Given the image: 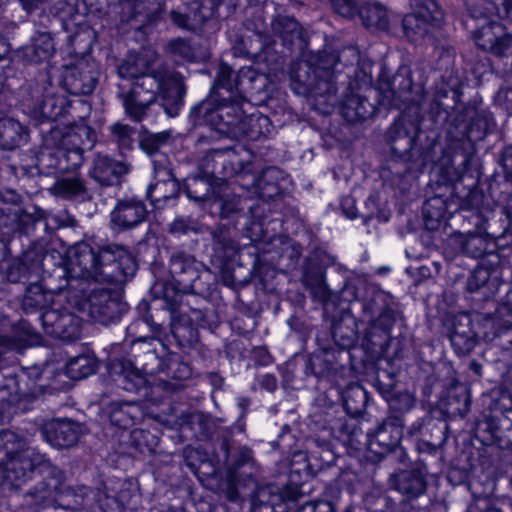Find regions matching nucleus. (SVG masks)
<instances>
[{
    "mask_svg": "<svg viewBox=\"0 0 512 512\" xmlns=\"http://www.w3.org/2000/svg\"><path fill=\"white\" fill-rule=\"evenodd\" d=\"M96 370V360L88 355H80L70 360L65 367L66 375L71 379H83Z\"/></svg>",
    "mask_w": 512,
    "mask_h": 512,
    "instance_id": "ea45409f",
    "label": "nucleus"
},
{
    "mask_svg": "<svg viewBox=\"0 0 512 512\" xmlns=\"http://www.w3.org/2000/svg\"><path fill=\"white\" fill-rule=\"evenodd\" d=\"M27 139L28 130L18 120L10 117L0 119V148L13 150Z\"/></svg>",
    "mask_w": 512,
    "mask_h": 512,
    "instance_id": "a878e982",
    "label": "nucleus"
},
{
    "mask_svg": "<svg viewBox=\"0 0 512 512\" xmlns=\"http://www.w3.org/2000/svg\"><path fill=\"white\" fill-rule=\"evenodd\" d=\"M359 59V50L354 46H348L342 49L336 56L331 55L324 58V63L333 72V69L337 64H343L344 66H352L358 64Z\"/></svg>",
    "mask_w": 512,
    "mask_h": 512,
    "instance_id": "5fc2aeb1",
    "label": "nucleus"
},
{
    "mask_svg": "<svg viewBox=\"0 0 512 512\" xmlns=\"http://www.w3.org/2000/svg\"><path fill=\"white\" fill-rule=\"evenodd\" d=\"M227 164V154L224 150H212L201 161L205 173L217 178H225L230 175Z\"/></svg>",
    "mask_w": 512,
    "mask_h": 512,
    "instance_id": "4c0bfd02",
    "label": "nucleus"
},
{
    "mask_svg": "<svg viewBox=\"0 0 512 512\" xmlns=\"http://www.w3.org/2000/svg\"><path fill=\"white\" fill-rule=\"evenodd\" d=\"M35 470L52 474L54 467L44 455L27 449L24 439L15 432H0V477L18 486Z\"/></svg>",
    "mask_w": 512,
    "mask_h": 512,
    "instance_id": "20e7f679",
    "label": "nucleus"
},
{
    "mask_svg": "<svg viewBox=\"0 0 512 512\" xmlns=\"http://www.w3.org/2000/svg\"><path fill=\"white\" fill-rule=\"evenodd\" d=\"M271 132L270 119L260 113H251L243 116L241 126L238 129V137H247L250 140H258Z\"/></svg>",
    "mask_w": 512,
    "mask_h": 512,
    "instance_id": "cd10ccee",
    "label": "nucleus"
},
{
    "mask_svg": "<svg viewBox=\"0 0 512 512\" xmlns=\"http://www.w3.org/2000/svg\"><path fill=\"white\" fill-rule=\"evenodd\" d=\"M147 61L141 58H129L118 67L119 77L127 81V84L139 80L142 76H148L151 70Z\"/></svg>",
    "mask_w": 512,
    "mask_h": 512,
    "instance_id": "58836bf2",
    "label": "nucleus"
},
{
    "mask_svg": "<svg viewBox=\"0 0 512 512\" xmlns=\"http://www.w3.org/2000/svg\"><path fill=\"white\" fill-rule=\"evenodd\" d=\"M364 312L370 320H397L402 318L398 303L385 291H376L365 303Z\"/></svg>",
    "mask_w": 512,
    "mask_h": 512,
    "instance_id": "a211bd4d",
    "label": "nucleus"
},
{
    "mask_svg": "<svg viewBox=\"0 0 512 512\" xmlns=\"http://www.w3.org/2000/svg\"><path fill=\"white\" fill-rule=\"evenodd\" d=\"M215 201L219 204V215L222 219H233L243 210L242 198L231 195L227 188L216 195Z\"/></svg>",
    "mask_w": 512,
    "mask_h": 512,
    "instance_id": "79ce46f5",
    "label": "nucleus"
},
{
    "mask_svg": "<svg viewBox=\"0 0 512 512\" xmlns=\"http://www.w3.org/2000/svg\"><path fill=\"white\" fill-rule=\"evenodd\" d=\"M148 217V210L145 203L136 198L119 200L110 213V223L113 228L119 230H130Z\"/></svg>",
    "mask_w": 512,
    "mask_h": 512,
    "instance_id": "ddd939ff",
    "label": "nucleus"
},
{
    "mask_svg": "<svg viewBox=\"0 0 512 512\" xmlns=\"http://www.w3.org/2000/svg\"><path fill=\"white\" fill-rule=\"evenodd\" d=\"M446 203L441 197H432L426 200L422 206V214L425 226L429 230L438 228L439 223L444 219L446 214Z\"/></svg>",
    "mask_w": 512,
    "mask_h": 512,
    "instance_id": "c9c22d12",
    "label": "nucleus"
},
{
    "mask_svg": "<svg viewBox=\"0 0 512 512\" xmlns=\"http://www.w3.org/2000/svg\"><path fill=\"white\" fill-rule=\"evenodd\" d=\"M420 134L418 121L406 114L398 117L386 132V142L391 155L403 162H415L421 159L424 151L418 143Z\"/></svg>",
    "mask_w": 512,
    "mask_h": 512,
    "instance_id": "6e6552de",
    "label": "nucleus"
},
{
    "mask_svg": "<svg viewBox=\"0 0 512 512\" xmlns=\"http://www.w3.org/2000/svg\"><path fill=\"white\" fill-rule=\"evenodd\" d=\"M144 6L140 1H125L122 4L121 20L123 22L136 21L139 25H143L149 19V14L144 13Z\"/></svg>",
    "mask_w": 512,
    "mask_h": 512,
    "instance_id": "6e6d98bb",
    "label": "nucleus"
},
{
    "mask_svg": "<svg viewBox=\"0 0 512 512\" xmlns=\"http://www.w3.org/2000/svg\"><path fill=\"white\" fill-rule=\"evenodd\" d=\"M130 171V165L117 161L108 155L97 154L89 169V176L101 186H112L120 182V178Z\"/></svg>",
    "mask_w": 512,
    "mask_h": 512,
    "instance_id": "4468645a",
    "label": "nucleus"
},
{
    "mask_svg": "<svg viewBox=\"0 0 512 512\" xmlns=\"http://www.w3.org/2000/svg\"><path fill=\"white\" fill-rule=\"evenodd\" d=\"M186 10L195 29L203 25L213 15L211 0H192L186 7Z\"/></svg>",
    "mask_w": 512,
    "mask_h": 512,
    "instance_id": "de8ad7c7",
    "label": "nucleus"
},
{
    "mask_svg": "<svg viewBox=\"0 0 512 512\" xmlns=\"http://www.w3.org/2000/svg\"><path fill=\"white\" fill-rule=\"evenodd\" d=\"M481 36L486 38L484 43L477 38V44L485 50H490L496 56H504L511 46V36L502 23H492L481 30Z\"/></svg>",
    "mask_w": 512,
    "mask_h": 512,
    "instance_id": "412c9836",
    "label": "nucleus"
},
{
    "mask_svg": "<svg viewBox=\"0 0 512 512\" xmlns=\"http://www.w3.org/2000/svg\"><path fill=\"white\" fill-rule=\"evenodd\" d=\"M271 30L284 43H292L295 38L300 36V26L296 19L281 13L276 14L272 18Z\"/></svg>",
    "mask_w": 512,
    "mask_h": 512,
    "instance_id": "473e14b6",
    "label": "nucleus"
},
{
    "mask_svg": "<svg viewBox=\"0 0 512 512\" xmlns=\"http://www.w3.org/2000/svg\"><path fill=\"white\" fill-rule=\"evenodd\" d=\"M297 512H334V507L326 501L306 503Z\"/></svg>",
    "mask_w": 512,
    "mask_h": 512,
    "instance_id": "0e129e2a",
    "label": "nucleus"
},
{
    "mask_svg": "<svg viewBox=\"0 0 512 512\" xmlns=\"http://www.w3.org/2000/svg\"><path fill=\"white\" fill-rule=\"evenodd\" d=\"M424 97L423 84L414 82L411 70L402 66L391 78H382L377 90L369 88L364 93H347L341 103V114L350 123H361L376 114L377 98L386 108L405 109L420 106Z\"/></svg>",
    "mask_w": 512,
    "mask_h": 512,
    "instance_id": "7ed1b4c3",
    "label": "nucleus"
},
{
    "mask_svg": "<svg viewBox=\"0 0 512 512\" xmlns=\"http://www.w3.org/2000/svg\"><path fill=\"white\" fill-rule=\"evenodd\" d=\"M27 12L31 13L36 9L52 11L57 8L64 0H19Z\"/></svg>",
    "mask_w": 512,
    "mask_h": 512,
    "instance_id": "052dcab7",
    "label": "nucleus"
},
{
    "mask_svg": "<svg viewBox=\"0 0 512 512\" xmlns=\"http://www.w3.org/2000/svg\"><path fill=\"white\" fill-rule=\"evenodd\" d=\"M485 3H492L497 10L499 16H509L512 8V0H483Z\"/></svg>",
    "mask_w": 512,
    "mask_h": 512,
    "instance_id": "338daca9",
    "label": "nucleus"
},
{
    "mask_svg": "<svg viewBox=\"0 0 512 512\" xmlns=\"http://www.w3.org/2000/svg\"><path fill=\"white\" fill-rule=\"evenodd\" d=\"M363 284L364 280L361 278L348 279L339 291L340 297L348 302L357 300L359 297V287Z\"/></svg>",
    "mask_w": 512,
    "mask_h": 512,
    "instance_id": "13d9d810",
    "label": "nucleus"
},
{
    "mask_svg": "<svg viewBox=\"0 0 512 512\" xmlns=\"http://www.w3.org/2000/svg\"><path fill=\"white\" fill-rule=\"evenodd\" d=\"M331 4L335 12L343 17L352 18L358 15L360 3L355 0H331Z\"/></svg>",
    "mask_w": 512,
    "mask_h": 512,
    "instance_id": "bf43d9fd",
    "label": "nucleus"
},
{
    "mask_svg": "<svg viewBox=\"0 0 512 512\" xmlns=\"http://www.w3.org/2000/svg\"><path fill=\"white\" fill-rule=\"evenodd\" d=\"M280 170L275 167L265 169L261 176L254 179V183L259 190L260 196L263 198L271 199L279 193V186L277 183Z\"/></svg>",
    "mask_w": 512,
    "mask_h": 512,
    "instance_id": "a19ab883",
    "label": "nucleus"
},
{
    "mask_svg": "<svg viewBox=\"0 0 512 512\" xmlns=\"http://www.w3.org/2000/svg\"><path fill=\"white\" fill-rule=\"evenodd\" d=\"M179 183L174 177L154 180L147 188V197L152 203L175 198L179 193Z\"/></svg>",
    "mask_w": 512,
    "mask_h": 512,
    "instance_id": "2f4dec72",
    "label": "nucleus"
},
{
    "mask_svg": "<svg viewBox=\"0 0 512 512\" xmlns=\"http://www.w3.org/2000/svg\"><path fill=\"white\" fill-rule=\"evenodd\" d=\"M168 306V303L165 299L154 298L151 302L142 301L140 302L138 309L146 312L145 320H152L156 315L153 311L158 309H164Z\"/></svg>",
    "mask_w": 512,
    "mask_h": 512,
    "instance_id": "680f3d73",
    "label": "nucleus"
},
{
    "mask_svg": "<svg viewBox=\"0 0 512 512\" xmlns=\"http://www.w3.org/2000/svg\"><path fill=\"white\" fill-rule=\"evenodd\" d=\"M255 39L252 36H242L239 38V44H243L240 56H257L264 50L267 41V35L264 31L256 30L254 33Z\"/></svg>",
    "mask_w": 512,
    "mask_h": 512,
    "instance_id": "603ef678",
    "label": "nucleus"
},
{
    "mask_svg": "<svg viewBox=\"0 0 512 512\" xmlns=\"http://www.w3.org/2000/svg\"><path fill=\"white\" fill-rule=\"evenodd\" d=\"M46 256L42 246L34 245L23 252L19 263L23 266L25 271H28L30 274H38L43 269V262Z\"/></svg>",
    "mask_w": 512,
    "mask_h": 512,
    "instance_id": "49530a36",
    "label": "nucleus"
},
{
    "mask_svg": "<svg viewBox=\"0 0 512 512\" xmlns=\"http://www.w3.org/2000/svg\"><path fill=\"white\" fill-rule=\"evenodd\" d=\"M51 191L55 196L66 200L79 199L85 201L92 198L85 179L80 175L66 176L57 179Z\"/></svg>",
    "mask_w": 512,
    "mask_h": 512,
    "instance_id": "5701e85b",
    "label": "nucleus"
},
{
    "mask_svg": "<svg viewBox=\"0 0 512 512\" xmlns=\"http://www.w3.org/2000/svg\"><path fill=\"white\" fill-rule=\"evenodd\" d=\"M171 21L178 26L179 28L186 30H195L193 23L190 21V16L186 12H181L178 10H172L170 12Z\"/></svg>",
    "mask_w": 512,
    "mask_h": 512,
    "instance_id": "e2e57ef3",
    "label": "nucleus"
},
{
    "mask_svg": "<svg viewBox=\"0 0 512 512\" xmlns=\"http://www.w3.org/2000/svg\"><path fill=\"white\" fill-rule=\"evenodd\" d=\"M140 416V406L135 403L114 404L110 412L111 422L121 428L130 427Z\"/></svg>",
    "mask_w": 512,
    "mask_h": 512,
    "instance_id": "72a5a7b5",
    "label": "nucleus"
},
{
    "mask_svg": "<svg viewBox=\"0 0 512 512\" xmlns=\"http://www.w3.org/2000/svg\"><path fill=\"white\" fill-rule=\"evenodd\" d=\"M463 322H457L454 332L450 336V341L458 354L465 355L469 353L476 344L475 335L465 330L460 331Z\"/></svg>",
    "mask_w": 512,
    "mask_h": 512,
    "instance_id": "8fccbe9b",
    "label": "nucleus"
},
{
    "mask_svg": "<svg viewBox=\"0 0 512 512\" xmlns=\"http://www.w3.org/2000/svg\"><path fill=\"white\" fill-rule=\"evenodd\" d=\"M111 141L118 146L121 154L133 147L135 129L128 124L116 122L109 128Z\"/></svg>",
    "mask_w": 512,
    "mask_h": 512,
    "instance_id": "37998d69",
    "label": "nucleus"
},
{
    "mask_svg": "<svg viewBox=\"0 0 512 512\" xmlns=\"http://www.w3.org/2000/svg\"><path fill=\"white\" fill-rule=\"evenodd\" d=\"M198 302L195 296H190L177 304H170L171 320H203L206 314Z\"/></svg>",
    "mask_w": 512,
    "mask_h": 512,
    "instance_id": "7c9ffc66",
    "label": "nucleus"
},
{
    "mask_svg": "<svg viewBox=\"0 0 512 512\" xmlns=\"http://www.w3.org/2000/svg\"><path fill=\"white\" fill-rule=\"evenodd\" d=\"M55 51L53 38L48 32H37L30 43L23 46L20 56L29 63H41L50 59Z\"/></svg>",
    "mask_w": 512,
    "mask_h": 512,
    "instance_id": "6ab92c4d",
    "label": "nucleus"
},
{
    "mask_svg": "<svg viewBox=\"0 0 512 512\" xmlns=\"http://www.w3.org/2000/svg\"><path fill=\"white\" fill-rule=\"evenodd\" d=\"M215 254L224 262L233 260L239 251L238 243L221 227L211 231Z\"/></svg>",
    "mask_w": 512,
    "mask_h": 512,
    "instance_id": "c756f323",
    "label": "nucleus"
},
{
    "mask_svg": "<svg viewBox=\"0 0 512 512\" xmlns=\"http://www.w3.org/2000/svg\"><path fill=\"white\" fill-rule=\"evenodd\" d=\"M293 91L298 95L312 96L319 103L334 106L337 87L333 73L324 58L310 57L293 61L290 67Z\"/></svg>",
    "mask_w": 512,
    "mask_h": 512,
    "instance_id": "39448f33",
    "label": "nucleus"
},
{
    "mask_svg": "<svg viewBox=\"0 0 512 512\" xmlns=\"http://www.w3.org/2000/svg\"><path fill=\"white\" fill-rule=\"evenodd\" d=\"M170 131H162L159 133H148L141 137L139 145L140 148L150 157L154 158L155 155L161 154L160 149L168 144L171 140Z\"/></svg>",
    "mask_w": 512,
    "mask_h": 512,
    "instance_id": "a18cd8bd",
    "label": "nucleus"
},
{
    "mask_svg": "<svg viewBox=\"0 0 512 512\" xmlns=\"http://www.w3.org/2000/svg\"><path fill=\"white\" fill-rule=\"evenodd\" d=\"M493 238L487 234L470 233L466 236L458 235L451 237L448 241L445 253L448 254V248L463 252L473 258H480L486 254H490L495 249Z\"/></svg>",
    "mask_w": 512,
    "mask_h": 512,
    "instance_id": "dca6fc26",
    "label": "nucleus"
},
{
    "mask_svg": "<svg viewBox=\"0 0 512 512\" xmlns=\"http://www.w3.org/2000/svg\"><path fill=\"white\" fill-rule=\"evenodd\" d=\"M166 51L173 57L192 62L196 59V51L191 43L183 38L170 40L166 45Z\"/></svg>",
    "mask_w": 512,
    "mask_h": 512,
    "instance_id": "864d4df0",
    "label": "nucleus"
},
{
    "mask_svg": "<svg viewBox=\"0 0 512 512\" xmlns=\"http://www.w3.org/2000/svg\"><path fill=\"white\" fill-rule=\"evenodd\" d=\"M99 72L94 65L83 63L71 69L65 77V85L71 94H91L98 82Z\"/></svg>",
    "mask_w": 512,
    "mask_h": 512,
    "instance_id": "f3484780",
    "label": "nucleus"
},
{
    "mask_svg": "<svg viewBox=\"0 0 512 512\" xmlns=\"http://www.w3.org/2000/svg\"><path fill=\"white\" fill-rule=\"evenodd\" d=\"M334 263L335 257L325 251H315L305 258L301 282L315 298L325 300L331 296L332 289L326 282L325 270Z\"/></svg>",
    "mask_w": 512,
    "mask_h": 512,
    "instance_id": "1a4fd4ad",
    "label": "nucleus"
},
{
    "mask_svg": "<svg viewBox=\"0 0 512 512\" xmlns=\"http://www.w3.org/2000/svg\"><path fill=\"white\" fill-rule=\"evenodd\" d=\"M184 188L186 195L196 202H204L210 200L211 197L216 198L218 194L208 179L199 176L188 178Z\"/></svg>",
    "mask_w": 512,
    "mask_h": 512,
    "instance_id": "e433bc0d",
    "label": "nucleus"
},
{
    "mask_svg": "<svg viewBox=\"0 0 512 512\" xmlns=\"http://www.w3.org/2000/svg\"><path fill=\"white\" fill-rule=\"evenodd\" d=\"M44 332L63 342H72L80 337L78 322H42Z\"/></svg>",
    "mask_w": 512,
    "mask_h": 512,
    "instance_id": "f704fd0d",
    "label": "nucleus"
},
{
    "mask_svg": "<svg viewBox=\"0 0 512 512\" xmlns=\"http://www.w3.org/2000/svg\"><path fill=\"white\" fill-rule=\"evenodd\" d=\"M2 218L13 221L19 231L28 234L38 222L45 219V212L35 206L25 209L0 206V219Z\"/></svg>",
    "mask_w": 512,
    "mask_h": 512,
    "instance_id": "4be33fe9",
    "label": "nucleus"
},
{
    "mask_svg": "<svg viewBox=\"0 0 512 512\" xmlns=\"http://www.w3.org/2000/svg\"><path fill=\"white\" fill-rule=\"evenodd\" d=\"M94 143V131L86 125H81L63 134L56 149L77 151L83 155V152L91 149Z\"/></svg>",
    "mask_w": 512,
    "mask_h": 512,
    "instance_id": "393cba45",
    "label": "nucleus"
},
{
    "mask_svg": "<svg viewBox=\"0 0 512 512\" xmlns=\"http://www.w3.org/2000/svg\"><path fill=\"white\" fill-rule=\"evenodd\" d=\"M358 16L363 26L372 30H387L389 17L387 9L377 2H361Z\"/></svg>",
    "mask_w": 512,
    "mask_h": 512,
    "instance_id": "bb28decb",
    "label": "nucleus"
},
{
    "mask_svg": "<svg viewBox=\"0 0 512 512\" xmlns=\"http://www.w3.org/2000/svg\"><path fill=\"white\" fill-rule=\"evenodd\" d=\"M0 199L3 203V205H1V206L6 207L5 204H7V203L17 204L20 201V196L17 193H15L14 191L9 190V191L0 193Z\"/></svg>",
    "mask_w": 512,
    "mask_h": 512,
    "instance_id": "774afa93",
    "label": "nucleus"
},
{
    "mask_svg": "<svg viewBox=\"0 0 512 512\" xmlns=\"http://www.w3.org/2000/svg\"><path fill=\"white\" fill-rule=\"evenodd\" d=\"M21 324L14 339L0 335V354L5 350H20L26 346L40 344V336L30 329L28 322H21Z\"/></svg>",
    "mask_w": 512,
    "mask_h": 512,
    "instance_id": "c85d7f7f",
    "label": "nucleus"
},
{
    "mask_svg": "<svg viewBox=\"0 0 512 512\" xmlns=\"http://www.w3.org/2000/svg\"><path fill=\"white\" fill-rule=\"evenodd\" d=\"M136 269L133 256L124 246L78 243L71 249L67 268L62 270L65 286L52 289L42 282L31 283L22 300V309L26 315L38 314L40 320L54 317L55 311L50 310L54 290L68 289L84 298L90 318L114 320L121 317L126 305L108 286L125 283Z\"/></svg>",
    "mask_w": 512,
    "mask_h": 512,
    "instance_id": "f257e3e1",
    "label": "nucleus"
},
{
    "mask_svg": "<svg viewBox=\"0 0 512 512\" xmlns=\"http://www.w3.org/2000/svg\"><path fill=\"white\" fill-rule=\"evenodd\" d=\"M493 120L485 113H476L466 128L465 136L470 142L481 141L485 138Z\"/></svg>",
    "mask_w": 512,
    "mask_h": 512,
    "instance_id": "c03bdc74",
    "label": "nucleus"
},
{
    "mask_svg": "<svg viewBox=\"0 0 512 512\" xmlns=\"http://www.w3.org/2000/svg\"><path fill=\"white\" fill-rule=\"evenodd\" d=\"M500 283L497 277V270L479 264L471 272L467 280V290L469 292L482 291L485 298L494 295L499 289Z\"/></svg>",
    "mask_w": 512,
    "mask_h": 512,
    "instance_id": "aec40b11",
    "label": "nucleus"
},
{
    "mask_svg": "<svg viewBox=\"0 0 512 512\" xmlns=\"http://www.w3.org/2000/svg\"><path fill=\"white\" fill-rule=\"evenodd\" d=\"M154 180L174 177L172 164L166 154H157L152 158Z\"/></svg>",
    "mask_w": 512,
    "mask_h": 512,
    "instance_id": "4d7b16f0",
    "label": "nucleus"
},
{
    "mask_svg": "<svg viewBox=\"0 0 512 512\" xmlns=\"http://www.w3.org/2000/svg\"><path fill=\"white\" fill-rule=\"evenodd\" d=\"M411 12L402 20L405 36L410 42L422 41L437 45L443 37L442 13L435 0H410Z\"/></svg>",
    "mask_w": 512,
    "mask_h": 512,
    "instance_id": "0eeeda50",
    "label": "nucleus"
},
{
    "mask_svg": "<svg viewBox=\"0 0 512 512\" xmlns=\"http://www.w3.org/2000/svg\"><path fill=\"white\" fill-rule=\"evenodd\" d=\"M168 232L174 236H183L190 233L202 232L199 222L191 216H177L170 224Z\"/></svg>",
    "mask_w": 512,
    "mask_h": 512,
    "instance_id": "3c124183",
    "label": "nucleus"
},
{
    "mask_svg": "<svg viewBox=\"0 0 512 512\" xmlns=\"http://www.w3.org/2000/svg\"><path fill=\"white\" fill-rule=\"evenodd\" d=\"M41 434L51 446L65 448L77 442L79 427L72 421L55 419L44 424Z\"/></svg>",
    "mask_w": 512,
    "mask_h": 512,
    "instance_id": "2eb2a0df",
    "label": "nucleus"
},
{
    "mask_svg": "<svg viewBox=\"0 0 512 512\" xmlns=\"http://www.w3.org/2000/svg\"><path fill=\"white\" fill-rule=\"evenodd\" d=\"M244 78H247L250 83L254 81H261L264 85L266 77L258 75L252 68H242L239 72L234 71L228 64L220 63L217 75L212 87V92L209 96L217 98L225 97L221 90L229 94V98H236L239 86Z\"/></svg>",
    "mask_w": 512,
    "mask_h": 512,
    "instance_id": "f8f14e48",
    "label": "nucleus"
},
{
    "mask_svg": "<svg viewBox=\"0 0 512 512\" xmlns=\"http://www.w3.org/2000/svg\"><path fill=\"white\" fill-rule=\"evenodd\" d=\"M39 161L58 172L67 173L78 169L83 164L84 157L77 151L55 149L53 152H43Z\"/></svg>",
    "mask_w": 512,
    "mask_h": 512,
    "instance_id": "b1692460",
    "label": "nucleus"
},
{
    "mask_svg": "<svg viewBox=\"0 0 512 512\" xmlns=\"http://www.w3.org/2000/svg\"><path fill=\"white\" fill-rule=\"evenodd\" d=\"M398 490L408 497H418L425 491V481L418 473L405 474L399 480Z\"/></svg>",
    "mask_w": 512,
    "mask_h": 512,
    "instance_id": "09e8293b",
    "label": "nucleus"
},
{
    "mask_svg": "<svg viewBox=\"0 0 512 512\" xmlns=\"http://www.w3.org/2000/svg\"><path fill=\"white\" fill-rule=\"evenodd\" d=\"M186 87L183 76L165 66L151 70L130 84H118V97L125 114L135 122H142L150 108L161 98L162 107L169 117L179 114L184 104Z\"/></svg>",
    "mask_w": 512,
    "mask_h": 512,
    "instance_id": "f03ea898",
    "label": "nucleus"
},
{
    "mask_svg": "<svg viewBox=\"0 0 512 512\" xmlns=\"http://www.w3.org/2000/svg\"><path fill=\"white\" fill-rule=\"evenodd\" d=\"M27 274H30L28 271H25L23 266L18 262L10 267L7 273V279L10 282L17 283L22 281L27 277Z\"/></svg>",
    "mask_w": 512,
    "mask_h": 512,
    "instance_id": "69168bd1",
    "label": "nucleus"
},
{
    "mask_svg": "<svg viewBox=\"0 0 512 512\" xmlns=\"http://www.w3.org/2000/svg\"><path fill=\"white\" fill-rule=\"evenodd\" d=\"M27 108L30 116L37 122L56 120L63 114V100L56 98L48 91L46 77L42 76L41 83L37 82L30 88Z\"/></svg>",
    "mask_w": 512,
    "mask_h": 512,
    "instance_id": "9d476101",
    "label": "nucleus"
},
{
    "mask_svg": "<svg viewBox=\"0 0 512 512\" xmlns=\"http://www.w3.org/2000/svg\"><path fill=\"white\" fill-rule=\"evenodd\" d=\"M190 116L221 135L237 138L244 111L235 98L208 96L191 109Z\"/></svg>",
    "mask_w": 512,
    "mask_h": 512,
    "instance_id": "423d86ee",
    "label": "nucleus"
},
{
    "mask_svg": "<svg viewBox=\"0 0 512 512\" xmlns=\"http://www.w3.org/2000/svg\"><path fill=\"white\" fill-rule=\"evenodd\" d=\"M169 269L175 281L184 289H190L194 294L208 290L203 286V280L209 277L210 273L207 271L203 275L199 274L194 256L183 251L172 253Z\"/></svg>",
    "mask_w": 512,
    "mask_h": 512,
    "instance_id": "9b49d317",
    "label": "nucleus"
}]
</instances>
